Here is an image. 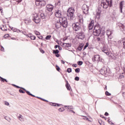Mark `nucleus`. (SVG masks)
<instances>
[{
	"label": "nucleus",
	"mask_w": 125,
	"mask_h": 125,
	"mask_svg": "<svg viewBox=\"0 0 125 125\" xmlns=\"http://www.w3.org/2000/svg\"><path fill=\"white\" fill-rule=\"evenodd\" d=\"M93 34L96 37H102L105 35V27L103 26L102 27L98 26H95L93 29Z\"/></svg>",
	"instance_id": "nucleus-1"
},
{
	"label": "nucleus",
	"mask_w": 125,
	"mask_h": 125,
	"mask_svg": "<svg viewBox=\"0 0 125 125\" xmlns=\"http://www.w3.org/2000/svg\"><path fill=\"white\" fill-rule=\"evenodd\" d=\"M104 9H107L108 7H112L113 6V1L112 0H103L101 4Z\"/></svg>",
	"instance_id": "nucleus-2"
},
{
	"label": "nucleus",
	"mask_w": 125,
	"mask_h": 125,
	"mask_svg": "<svg viewBox=\"0 0 125 125\" xmlns=\"http://www.w3.org/2000/svg\"><path fill=\"white\" fill-rule=\"evenodd\" d=\"M74 12L75 9L73 7L69 8L67 10V16L70 17L71 20H74V18H75V15H74Z\"/></svg>",
	"instance_id": "nucleus-3"
},
{
	"label": "nucleus",
	"mask_w": 125,
	"mask_h": 125,
	"mask_svg": "<svg viewBox=\"0 0 125 125\" xmlns=\"http://www.w3.org/2000/svg\"><path fill=\"white\" fill-rule=\"evenodd\" d=\"M59 22H60L63 28L68 27V21H67V19L66 18H60L59 19Z\"/></svg>",
	"instance_id": "nucleus-4"
},
{
	"label": "nucleus",
	"mask_w": 125,
	"mask_h": 125,
	"mask_svg": "<svg viewBox=\"0 0 125 125\" xmlns=\"http://www.w3.org/2000/svg\"><path fill=\"white\" fill-rule=\"evenodd\" d=\"M93 62H103V59H101L99 55H96L92 58Z\"/></svg>",
	"instance_id": "nucleus-5"
},
{
	"label": "nucleus",
	"mask_w": 125,
	"mask_h": 125,
	"mask_svg": "<svg viewBox=\"0 0 125 125\" xmlns=\"http://www.w3.org/2000/svg\"><path fill=\"white\" fill-rule=\"evenodd\" d=\"M72 28L74 31H75L76 32H77V31H79V30H81V26H80V23L78 22H77L76 23H73Z\"/></svg>",
	"instance_id": "nucleus-6"
},
{
	"label": "nucleus",
	"mask_w": 125,
	"mask_h": 125,
	"mask_svg": "<svg viewBox=\"0 0 125 125\" xmlns=\"http://www.w3.org/2000/svg\"><path fill=\"white\" fill-rule=\"evenodd\" d=\"M33 21L36 23V24H39L41 22V19L39 17V15L37 14H35L33 17Z\"/></svg>",
	"instance_id": "nucleus-7"
},
{
	"label": "nucleus",
	"mask_w": 125,
	"mask_h": 125,
	"mask_svg": "<svg viewBox=\"0 0 125 125\" xmlns=\"http://www.w3.org/2000/svg\"><path fill=\"white\" fill-rule=\"evenodd\" d=\"M100 73L103 76H106L108 74V70L106 67H104L100 70Z\"/></svg>",
	"instance_id": "nucleus-8"
},
{
	"label": "nucleus",
	"mask_w": 125,
	"mask_h": 125,
	"mask_svg": "<svg viewBox=\"0 0 125 125\" xmlns=\"http://www.w3.org/2000/svg\"><path fill=\"white\" fill-rule=\"evenodd\" d=\"M77 35L78 36V39L80 40H84L85 37V35H84V32L81 31L77 33Z\"/></svg>",
	"instance_id": "nucleus-9"
},
{
	"label": "nucleus",
	"mask_w": 125,
	"mask_h": 125,
	"mask_svg": "<svg viewBox=\"0 0 125 125\" xmlns=\"http://www.w3.org/2000/svg\"><path fill=\"white\" fill-rule=\"evenodd\" d=\"M82 10L84 14L86 15L88 13V6L86 4H84L82 6Z\"/></svg>",
	"instance_id": "nucleus-10"
},
{
	"label": "nucleus",
	"mask_w": 125,
	"mask_h": 125,
	"mask_svg": "<svg viewBox=\"0 0 125 125\" xmlns=\"http://www.w3.org/2000/svg\"><path fill=\"white\" fill-rule=\"evenodd\" d=\"M125 1H122L120 2L119 5H120V11L121 13H123V11L125 12V7H124V3Z\"/></svg>",
	"instance_id": "nucleus-11"
},
{
	"label": "nucleus",
	"mask_w": 125,
	"mask_h": 125,
	"mask_svg": "<svg viewBox=\"0 0 125 125\" xmlns=\"http://www.w3.org/2000/svg\"><path fill=\"white\" fill-rule=\"evenodd\" d=\"M55 15L57 18H62V12L59 10H57L55 12Z\"/></svg>",
	"instance_id": "nucleus-12"
},
{
	"label": "nucleus",
	"mask_w": 125,
	"mask_h": 125,
	"mask_svg": "<svg viewBox=\"0 0 125 125\" xmlns=\"http://www.w3.org/2000/svg\"><path fill=\"white\" fill-rule=\"evenodd\" d=\"M46 7L47 10H48V11H52V10H53V8L54 7V6H53V5L52 4H48L46 5Z\"/></svg>",
	"instance_id": "nucleus-13"
},
{
	"label": "nucleus",
	"mask_w": 125,
	"mask_h": 125,
	"mask_svg": "<svg viewBox=\"0 0 125 125\" xmlns=\"http://www.w3.org/2000/svg\"><path fill=\"white\" fill-rule=\"evenodd\" d=\"M102 51H103V52H104V53H105L106 55H109V52H108V49L104 46L102 49Z\"/></svg>",
	"instance_id": "nucleus-14"
},
{
	"label": "nucleus",
	"mask_w": 125,
	"mask_h": 125,
	"mask_svg": "<svg viewBox=\"0 0 125 125\" xmlns=\"http://www.w3.org/2000/svg\"><path fill=\"white\" fill-rule=\"evenodd\" d=\"M93 26H94V22L92 21L88 25L89 30H92L93 29Z\"/></svg>",
	"instance_id": "nucleus-15"
},
{
	"label": "nucleus",
	"mask_w": 125,
	"mask_h": 125,
	"mask_svg": "<svg viewBox=\"0 0 125 125\" xmlns=\"http://www.w3.org/2000/svg\"><path fill=\"white\" fill-rule=\"evenodd\" d=\"M61 26L62 25L61 24V23L59 21H59H58L57 22L55 23V27L57 29H59L60 28H61Z\"/></svg>",
	"instance_id": "nucleus-16"
},
{
	"label": "nucleus",
	"mask_w": 125,
	"mask_h": 125,
	"mask_svg": "<svg viewBox=\"0 0 125 125\" xmlns=\"http://www.w3.org/2000/svg\"><path fill=\"white\" fill-rule=\"evenodd\" d=\"M50 105H51V106H54L55 107H59V106H60L59 104L54 103H50Z\"/></svg>",
	"instance_id": "nucleus-17"
},
{
	"label": "nucleus",
	"mask_w": 125,
	"mask_h": 125,
	"mask_svg": "<svg viewBox=\"0 0 125 125\" xmlns=\"http://www.w3.org/2000/svg\"><path fill=\"white\" fill-rule=\"evenodd\" d=\"M46 4L45 1L44 0H40V5L41 6H44Z\"/></svg>",
	"instance_id": "nucleus-18"
},
{
	"label": "nucleus",
	"mask_w": 125,
	"mask_h": 125,
	"mask_svg": "<svg viewBox=\"0 0 125 125\" xmlns=\"http://www.w3.org/2000/svg\"><path fill=\"white\" fill-rule=\"evenodd\" d=\"M83 47V44L82 43L79 45V46L77 47V49L79 50V51H82Z\"/></svg>",
	"instance_id": "nucleus-19"
},
{
	"label": "nucleus",
	"mask_w": 125,
	"mask_h": 125,
	"mask_svg": "<svg viewBox=\"0 0 125 125\" xmlns=\"http://www.w3.org/2000/svg\"><path fill=\"white\" fill-rule=\"evenodd\" d=\"M79 21L81 24H83V16H79Z\"/></svg>",
	"instance_id": "nucleus-20"
},
{
	"label": "nucleus",
	"mask_w": 125,
	"mask_h": 125,
	"mask_svg": "<svg viewBox=\"0 0 125 125\" xmlns=\"http://www.w3.org/2000/svg\"><path fill=\"white\" fill-rule=\"evenodd\" d=\"M65 86H66L67 90H71V89H70V87H71V86H70V84H69V83L68 82V81H66V83L65 84Z\"/></svg>",
	"instance_id": "nucleus-21"
},
{
	"label": "nucleus",
	"mask_w": 125,
	"mask_h": 125,
	"mask_svg": "<svg viewBox=\"0 0 125 125\" xmlns=\"http://www.w3.org/2000/svg\"><path fill=\"white\" fill-rule=\"evenodd\" d=\"M23 21H24V23L26 25H29L31 22V20H23Z\"/></svg>",
	"instance_id": "nucleus-22"
},
{
	"label": "nucleus",
	"mask_w": 125,
	"mask_h": 125,
	"mask_svg": "<svg viewBox=\"0 0 125 125\" xmlns=\"http://www.w3.org/2000/svg\"><path fill=\"white\" fill-rule=\"evenodd\" d=\"M101 15V11L98 12L96 14V18H97L98 19H100Z\"/></svg>",
	"instance_id": "nucleus-23"
},
{
	"label": "nucleus",
	"mask_w": 125,
	"mask_h": 125,
	"mask_svg": "<svg viewBox=\"0 0 125 125\" xmlns=\"http://www.w3.org/2000/svg\"><path fill=\"white\" fill-rule=\"evenodd\" d=\"M18 119H19V120L21 121V122H22V121L24 120V118H23V116H22V115L21 114H20L19 116H18Z\"/></svg>",
	"instance_id": "nucleus-24"
},
{
	"label": "nucleus",
	"mask_w": 125,
	"mask_h": 125,
	"mask_svg": "<svg viewBox=\"0 0 125 125\" xmlns=\"http://www.w3.org/2000/svg\"><path fill=\"white\" fill-rule=\"evenodd\" d=\"M113 32L111 31L107 30L106 35L108 37H110V36H112Z\"/></svg>",
	"instance_id": "nucleus-25"
},
{
	"label": "nucleus",
	"mask_w": 125,
	"mask_h": 125,
	"mask_svg": "<svg viewBox=\"0 0 125 125\" xmlns=\"http://www.w3.org/2000/svg\"><path fill=\"white\" fill-rule=\"evenodd\" d=\"M0 81H1V82H2L3 83H4V82H6V83H7V80H6V79L0 76Z\"/></svg>",
	"instance_id": "nucleus-26"
},
{
	"label": "nucleus",
	"mask_w": 125,
	"mask_h": 125,
	"mask_svg": "<svg viewBox=\"0 0 125 125\" xmlns=\"http://www.w3.org/2000/svg\"><path fill=\"white\" fill-rule=\"evenodd\" d=\"M71 46H72L71 43H65V45H64L65 47H71Z\"/></svg>",
	"instance_id": "nucleus-27"
},
{
	"label": "nucleus",
	"mask_w": 125,
	"mask_h": 125,
	"mask_svg": "<svg viewBox=\"0 0 125 125\" xmlns=\"http://www.w3.org/2000/svg\"><path fill=\"white\" fill-rule=\"evenodd\" d=\"M98 122H99V124H100V125H105V123L101 120H99Z\"/></svg>",
	"instance_id": "nucleus-28"
},
{
	"label": "nucleus",
	"mask_w": 125,
	"mask_h": 125,
	"mask_svg": "<svg viewBox=\"0 0 125 125\" xmlns=\"http://www.w3.org/2000/svg\"><path fill=\"white\" fill-rule=\"evenodd\" d=\"M53 53L54 54H57L58 53H59V50H58V49L54 50H53Z\"/></svg>",
	"instance_id": "nucleus-29"
},
{
	"label": "nucleus",
	"mask_w": 125,
	"mask_h": 125,
	"mask_svg": "<svg viewBox=\"0 0 125 125\" xmlns=\"http://www.w3.org/2000/svg\"><path fill=\"white\" fill-rule=\"evenodd\" d=\"M119 26L120 27V29H124L125 28V25L122 23H119Z\"/></svg>",
	"instance_id": "nucleus-30"
},
{
	"label": "nucleus",
	"mask_w": 125,
	"mask_h": 125,
	"mask_svg": "<svg viewBox=\"0 0 125 125\" xmlns=\"http://www.w3.org/2000/svg\"><path fill=\"white\" fill-rule=\"evenodd\" d=\"M40 16L42 19H44V18H45V15L43 13L41 14Z\"/></svg>",
	"instance_id": "nucleus-31"
},
{
	"label": "nucleus",
	"mask_w": 125,
	"mask_h": 125,
	"mask_svg": "<svg viewBox=\"0 0 125 125\" xmlns=\"http://www.w3.org/2000/svg\"><path fill=\"white\" fill-rule=\"evenodd\" d=\"M83 61H78L77 62V64L78 65H79V66H82V65H83Z\"/></svg>",
	"instance_id": "nucleus-32"
},
{
	"label": "nucleus",
	"mask_w": 125,
	"mask_h": 125,
	"mask_svg": "<svg viewBox=\"0 0 125 125\" xmlns=\"http://www.w3.org/2000/svg\"><path fill=\"white\" fill-rule=\"evenodd\" d=\"M56 68L58 72H60V70H61L60 67H59L58 65H56Z\"/></svg>",
	"instance_id": "nucleus-33"
},
{
	"label": "nucleus",
	"mask_w": 125,
	"mask_h": 125,
	"mask_svg": "<svg viewBox=\"0 0 125 125\" xmlns=\"http://www.w3.org/2000/svg\"><path fill=\"white\" fill-rule=\"evenodd\" d=\"M59 112H63V111H65V109H64V107H61L59 109Z\"/></svg>",
	"instance_id": "nucleus-34"
},
{
	"label": "nucleus",
	"mask_w": 125,
	"mask_h": 125,
	"mask_svg": "<svg viewBox=\"0 0 125 125\" xmlns=\"http://www.w3.org/2000/svg\"><path fill=\"white\" fill-rule=\"evenodd\" d=\"M50 38H51V35H47L45 38V40H50Z\"/></svg>",
	"instance_id": "nucleus-35"
},
{
	"label": "nucleus",
	"mask_w": 125,
	"mask_h": 125,
	"mask_svg": "<svg viewBox=\"0 0 125 125\" xmlns=\"http://www.w3.org/2000/svg\"><path fill=\"white\" fill-rule=\"evenodd\" d=\"M67 73H72V68H67Z\"/></svg>",
	"instance_id": "nucleus-36"
},
{
	"label": "nucleus",
	"mask_w": 125,
	"mask_h": 125,
	"mask_svg": "<svg viewBox=\"0 0 125 125\" xmlns=\"http://www.w3.org/2000/svg\"><path fill=\"white\" fill-rule=\"evenodd\" d=\"M88 45H89L88 42L86 43L85 45L83 47V50H84V49H86V47H87Z\"/></svg>",
	"instance_id": "nucleus-37"
},
{
	"label": "nucleus",
	"mask_w": 125,
	"mask_h": 125,
	"mask_svg": "<svg viewBox=\"0 0 125 125\" xmlns=\"http://www.w3.org/2000/svg\"><path fill=\"white\" fill-rule=\"evenodd\" d=\"M24 91H25L26 93H27V94H28V95H32V94L30 92V91H27L26 90H24Z\"/></svg>",
	"instance_id": "nucleus-38"
},
{
	"label": "nucleus",
	"mask_w": 125,
	"mask_h": 125,
	"mask_svg": "<svg viewBox=\"0 0 125 125\" xmlns=\"http://www.w3.org/2000/svg\"><path fill=\"white\" fill-rule=\"evenodd\" d=\"M75 71L76 73H79L80 71H81V69H80V68H77L75 69Z\"/></svg>",
	"instance_id": "nucleus-39"
},
{
	"label": "nucleus",
	"mask_w": 125,
	"mask_h": 125,
	"mask_svg": "<svg viewBox=\"0 0 125 125\" xmlns=\"http://www.w3.org/2000/svg\"><path fill=\"white\" fill-rule=\"evenodd\" d=\"M17 88H21V89H23V90H26V89L22 87H20L19 86L17 85L16 87Z\"/></svg>",
	"instance_id": "nucleus-40"
},
{
	"label": "nucleus",
	"mask_w": 125,
	"mask_h": 125,
	"mask_svg": "<svg viewBox=\"0 0 125 125\" xmlns=\"http://www.w3.org/2000/svg\"><path fill=\"white\" fill-rule=\"evenodd\" d=\"M4 119H5V120H6V121H8V122H10L11 119L9 117H5Z\"/></svg>",
	"instance_id": "nucleus-41"
},
{
	"label": "nucleus",
	"mask_w": 125,
	"mask_h": 125,
	"mask_svg": "<svg viewBox=\"0 0 125 125\" xmlns=\"http://www.w3.org/2000/svg\"><path fill=\"white\" fill-rule=\"evenodd\" d=\"M74 80L75 81H77L78 82V81H80V77L76 76L75 77Z\"/></svg>",
	"instance_id": "nucleus-42"
},
{
	"label": "nucleus",
	"mask_w": 125,
	"mask_h": 125,
	"mask_svg": "<svg viewBox=\"0 0 125 125\" xmlns=\"http://www.w3.org/2000/svg\"><path fill=\"white\" fill-rule=\"evenodd\" d=\"M105 95L107 96H110L111 95V93H109V92L108 91H106L105 92Z\"/></svg>",
	"instance_id": "nucleus-43"
},
{
	"label": "nucleus",
	"mask_w": 125,
	"mask_h": 125,
	"mask_svg": "<svg viewBox=\"0 0 125 125\" xmlns=\"http://www.w3.org/2000/svg\"><path fill=\"white\" fill-rule=\"evenodd\" d=\"M31 40H33V41L36 40V36H30Z\"/></svg>",
	"instance_id": "nucleus-44"
},
{
	"label": "nucleus",
	"mask_w": 125,
	"mask_h": 125,
	"mask_svg": "<svg viewBox=\"0 0 125 125\" xmlns=\"http://www.w3.org/2000/svg\"><path fill=\"white\" fill-rule=\"evenodd\" d=\"M122 42V41L121 40H119L118 42H117V46H119V45H121V43Z\"/></svg>",
	"instance_id": "nucleus-45"
},
{
	"label": "nucleus",
	"mask_w": 125,
	"mask_h": 125,
	"mask_svg": "<svg viewBox=\"0 0 125 125\" xmlns=\"http://www.w3.org/2000/svg\"><path fill=\"white\" fill-rule=\"evenodd\" d=\"M8 37H9V34H6L4 36V39H7V38H8Z\"/></svg>",
	"instance_id": "nucleus-46"
},
{
	"label": "nucleus",
	"mask_w": 125,
	"mask_h": 125,
	"mask_svg": "<svg viewBox=\"0 0 125 125\" xmlns=\"http://www.w3.org/2000/svg\"><path fill=\"white\" fill-rule=\"evenodd\" d=\"M0 29H1V30H2V31H7V28H5V29H4V28H3V26H2V27H0Z\"/></svg>",
	"instance_id": "nucleus-47"
},
{
	"label": "nucleus",
	"mask_w": 125,
	"mask_h": 125,
	"mask_svg": "<svg viewBox=\"0 0 125 125\" xmlns=\"http://www.w3.org/2000/svg\"><path fill=\"white\" fill-rule=\"evenodd\" d=\"M19 92L20 93H25V91H24V90H22V89H20L19 90Z\"/></svg>",
	"instance_id": "nucleus-48"
},
{
	"label": "nucleus",
	"mask_w": 125,
	"mask_h": 125,
	"mask_svg": "<svg viewBox=\"0 0 125 125\" xmlns=\"http://www.w3.org/2000/svg\"><path fill=\"white\" fill-rule=\"evenodd\" d=\"M64 107H67V108L68 110H71V109H73V108L71 107V106H70L65 105Z\"/></svg>",
	"instance_id": "nucleus-49"
},
{
	"label": "nucleus",
	"mask_w": 125,
	"mask_h": 125,
	"mask_svg": "<svg viewBox=\"0 0 125 125\" xmlns=\"http://www.w3.org/2000/svg\"><path fill=\"white\" fill-rule=\"evenodd\" d=\"M107 122L109 124V125H114V123H113V122H112L111 121H109V120L107 121Z\"/></svg>",
	"instance_id": "nucleus-50"
},
{
	"label": "nucleus",
	"mask_w": 125,
	"mask_h": 125,
	"mask_svg": "<svg viewBox=\"0 0 125 125\" xmlns=\"http://www.w3.org/2000/svg\"><path fill=\"white\" fill-rule=\"evenodd\" d=\"M36 5H40V1H36L35 2Z\"/></svg>",
	"instance_id": "nucleus-51"
},
{
	"label": "nucleus",
	"mask_w": 125,
	"mask_h": 125,
	"mask_svg": "<svg viewBox=\"0 0 125 125\" xmlns=\"http://www.w3.org/2000/svg\"><path fill=\"white\" fill-rule=\"evenodd\" d=\"M40 52H41V53H42L43 54V53H44V50H42V49H41L40 48Z\"/></svg>",
	"instance_id": "nucleus-52"
},
{
	"label": "nucleus",
	"mask_w": 125,
	"mask_h": 125,
	"mask_svg": "<svg viewBox=\"0 0 125 125\" xmlns=\"http://www.w3.org/2000/svg\"><path fill=\"white\" fill-rule=\"evenodd\" d=\"M5 105H6L7 106H9V103L7 102H5Z\"/></svg>",
	"instance_id": "nucleus-53"
},
{
	"label": "nucleus",
	"mask_w": 125,
	"mask_h": 125,
	"mask_svg": "<svg viewBox=\"0 0 125 125\" xmlns=\"http://www.w3.org/2000/svg\"><path fill=\"white\" fill-rule=\"evenodd\" d=\"M72 66L75 67V68H77V67H78V65L77 64H73Z\"/></svg>",
	"instance_id": "nucleus-54"
},
{
	"label": "nucleus",
	"mask_w": 125,
	"mask_h": 125,
	"mask_svg": "<svg viewBox=\"0 0 125 125\" xmlns=\"http://www.w3.org/2000/svg\"><path fill=\"white\" fill-rule=\"evenodd\" d=\"M42 101H44L45 102H48V101L45 100V99H44L43 98L42 99Z\"/></svg>",
	"instance_id": "nucleus-55"
},
{
	"label": "nucleus",
	"mask_w": 125,
	"mask_h": 125,
	"mask_svg": "<svg viewBox=\"0 0 125 125\" xmlns=\"http://www.w3.org/2000/svg\"><path fill=\"white\" fill-rule=\"evenodd\" d=\"M67 40H68V38L67 37L64 38L63 39V42H65V41H67Z\"/></svg>",
	"instance_id": "nucleus-56"
},
{
	"label": "nucleus",
	"mask_w": 125,
	"mask_h": 125,
	"mask_svg": "<svg viewBox=\"0 0 125 125\" xmlns=\"http://www.w3.org/2000/svg\"><path fill=\"white\" fill-rule=\"evenodd\" d=\"M101 118H102L103 119H105V120H107V118H106V117L103 116V115H101Z\"/></svg>",
	"instance_id": "nucleus-57"
},
{
	"label": "nucleus",
	"mask_w": 125,
	"mask_h": 125,
	"mask_svg": "<svg viewBox=\"0 0 125 125\" xmlns=\"http://www.w3.org/2000/svg\"><path fill=\"white\" fill-rule=\"evenodd\" d=\"M122 95L123 96V98H124V99H125V92H123L122 93Z\"/></svg>",
	"instance_id": "nucleus-58"
},
{
	"label": "nucleus",
	"mask_w": 125,
	"mask_h": 125,
	"mask_svg": "<svg viewBox=\"0 0 125 125\" xmlns=\"http://www.w3.org/2000/svg\"><path fill=\"white\" fill-rule=\"evenodd\" d=\"M56 57H60V55L59 54V53L58 54H56Z\"/></svg>",
	"instance_id": "nucleus-59"
},
{
	"label": "nucleus",
	"mask_w": 125,
	"mask_h": 125,
	"mask_svg": "<svg viewBox=\"0 0 125 125\" xmlns=\"http://www.w3.org/2000/svg\"><path fill=\"white\" fill-rule=\"evenodd\" d=\"M1 51H3L4 50V48L2 46H1Z\"/></svg>",
	"instance_id": "nucleus-60"
},
{
	"label": "nucleus",
	"mask_w": 125,
	"mask_h": 125,
	"mask_svg": "<svg viewBox=\"0 0 125 125\" xmlns=\"http://www.w3.org/2000/svg\"><path fill=\"white\" fill-rule=\"evenodd\" d=\"M104 116H109V113L107 112H105Z\"/></svg>",
	"instance_id": "nucleus-61"
},
{
	"label": "nucleus",
	"mask_w": 125,
	"mask_h": 125,
	"mask_svg": "<svg viewBox=\"0 0 125 125\" xmlns=\"http://www.w3.org/2000/svg\"><path fill=\"white\" fill-rule=\"evenodd\" d=\"M123 48L125 49V42H123Z\"/></svg>",
	"instance_id": "nucleus-62"
},
{
	"label": "nucleus",
	"mask_w": 125,
	"mask_h": 125,
	"mask_svg": "<svg viewBox=\"0 0 125 125\" xmlns=\"http://www.w3.org/2000/svg\"><path fill=\"white\" fill-rule=\"evenodd\" d=\"M59 47V45H55V49Z\"/></svg>",
	"instance_id": "nucleus-63"
},
{
	"label": "nucleus",
	"mask_w": 125,
	"mask_h": 125,
	"mask_svg": "<svg viewBox=\"0 0 125 125\" xmlns=\"http://www.w3.org/2000/svg\"><path fill=\"white\" fill-rule=\"evenodd\" d=\"M2 26L3 28H4V29H7V28H6V26L5 25H2Z\"/></svg>",
	"instance_id": "nucleus-64"
}]
</instances>
